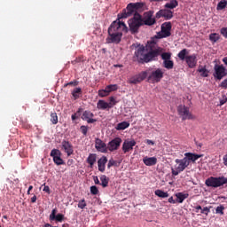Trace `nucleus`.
I'll list each match as a JSON object with an SVG mask.
<instances>
[{
	"instance_id": "18",
	"label": "nucleus",
	"mask_w": 227,
	"mask_h": 227,
	"mask_svg": "<svg viewBox=\"0 0 227 227\" xmlns=\"http://www.w3.org/2000/svg\"><path fill=\"white\" fill-rule=\"evenodd\" d=\"M185 61L189 68H195L198 65V56L196 54L188 55Z\"/></svg>"
},
{
	"instance_id": "45",
	"label": "nucleus",
	"mask_w": 227,
	"mask_h": 227,
	"mask_svg": "<svg viewBox=\"0 0 227 227\" xmlns=\"http://www.w3.org/2000/svg\"><path fill=\"white\" fill-rule=\"evenodd\" d=\"M106 89L108 90V93H111V91H116V90H118V85L111 84V85L106 86Z\"/></svg>"
},
{
	"instance_id": "11",
	"label": "nucleus",
	"mask_w": 227,
	"mask_h": 227,
	"mask_svg": "<svg viewBox=\"0 0 227 227\" xmlns=\"http://www.w3.org/2000/svg\"><path fill=\"white\" fill-rule=\"evenodd\" d=\"M50 155L57 166H63L65 164V161L61 159V151L59 149H52Z\"/></svg>"
},
{
	"instance_id": "42",
	"label": "nucleus",
	"mask_w": 227,
	"mask_h": 227,
	"mask_svg": "<svg viewBox=\"0 0 227 227\" xmlns=\"http://www.w3.org/2000/svg\"><path fill=\"white\" fill-rule=\"evenodd\" d=\"M87 204H86V200L82 199L81 200H79L78 202V208H81L82 210L86 208Z\"/></svg>"
},
{
	"instance_id": "23",
	"label": "nucleus",
	"mask_w": 227,
	"mask_h": 227,
	"mask_svg": "<svg viewBox=\"0 0 227 227\" xmlns=\"http://www.w3.org/2000/svg\"><path fill=\"white\" fill-rule=\"evenodd\" d=\"M106 164H107V157L102 156L98 160V171L101 173H104L106 171Z\"/></svg>"
},
{
	"instance_id": "25",
	"label": "nucleus",
	"mask_w": 227,
	"mask_h": 227,
	"mask_svg": "<svg viewBox=\"0 0 227 227\" xmlns=\"http://www.w3.org/2000/svg\"><path fill=\"white\" fill-rule=\"evenodd\" d=\"M143 162L145 166H155L157 164V158L145 156L143 159Z\"/></svg>"
},
{
	"instance_id": "49",
	"label": "nucleus",
	"mask_w": 227,
	"mask_h": 227,
	"mask_svg": "<svg viewBox=\"0 0 227 227\" xmlns=\"http://www.w3.org/2000/svg\"><path fill=\"white\" fill-rule=\"evenodd\" d=\"M90 193L93 194V196H97V194H98V188L95 185L91 186Z\"/></svg>"
},
{
	"instance_id": "2",
	"label": "nucleus",
	"mask_w": 227,
	"mask_h": 227,
	"mask_svg": "<svg viewBox=\"0 0 227 227\" xmlns=\"http://www.w3.org/2000/svg\"><path fill=\"white\" fill-rule=\"evenodd\" d=\"M123 31L127 32V25L123 21H113L108 27L106 43H120Z\"/></svg>"
},
{
	"instance_id": "14",
	"label": "nucleus",
	"mask_w": 227,
	"mask_h": 227,
	"mask_svg": "<svg viewBox=\"0 0 227 227\" xmlns=\"http://www.w3.org/2000/svg\"><path fill=\"white\" fill-rule=\"evenodd\" d=\"M163 17L165 20H171L173 19V11L169 9H161L156 13V19H160Z\"/></svg>"
},
{
	"instance_id": "28",
	"label": "nucleus",
	"mask_w": 227,
	"mask_h": 227,
	"mask_svg": "<svg viewBox=\"0 0 227 227\" xmlns=\"http://www.w3.org/2000/svg\"><path fill=\"white\" fill-rule=\"evenodd\" d=\"M81 95H82V89L78 87L73 90L72 96L74 98V100H77L81 97Z\"/></svg>"
},
{
	"instance_id": "40",
	"label": "nucleus",
	"mask_w": 227,
	"mask_h": 227,
	"mask_svg": "<svg viewBox=\"0 0 227 227\" xmlns=\"http://www.w3.org/2000/svg\"><path fill=\"white\" fill-rule=\"evenodd\" d=\"M109 93H110V92H109V90H107V87H106L105 90H98V95H99V97H101V98L108 97Z\"/></svg>"
},
{
	"instance_id": "24",
	"label": "nucleus",
	"mask_w": 227,
	"mask_h": 227,
	"mask_svg": "<svg viewBox=\"0 0 227 227\" xmlns=\"http://www.w3.org/2000/svg\"><path fill=\"white\" fill-rule=\"evenodd\" d=\"M97 109H99L101 111H106V109H111V106L109 103L106 102L103 99H99L97 103Z\"/></svg>"
},
{
	"instance_id": "59",
	"label": "nucleus",
	"mask_w": 227,
	"mask_h": 227,
	"mask_svg": "<svg viewBox=\"0 0 227 227\" xmlns=\"http://www.w3.org/2000/svg\"><path fill=\"white\" fill-rule=\"evenodd\" d=\"M73 121H74V120H77V114H74L72 116H71Z\"/></svg>"
},
{
	"instance_id": "10",
	"label": "nucleus",
	"mask_w": 227,
	"mask_h": 227,
	"mask_svg": "<svg viewBox=\"0 0 227 227\" xmlns=\"http://www.w3.org/2000/svg\"><path fill=\"white\" fill-rule=\"evenodd\" d=\"M148 77V71H142L138 74H136L129 79L128 82L129 84H139V82H143L145 79Z\"/></svg>"
},
{
	"instance_id": "5",
	"label": "nucleus",
	"mask_w": 227,
	"mask_h": 227,
	"mask_svg": "<svg viewBox=\"0 0 227 227\" xmlns=\"http://www.w3.org/2000/svg\"><path fill=\"white\" fill-rule=\"evenodd\" d=\"M205 184L207 187H213L214 189H217V187H223V185H224V176H210L206 179Z\"/></svg>"
},
{
	"instance_id": "19",
	"label": "nucleus",
	"mask_w": 227,
	"mask_h": 227,
	"mask_svg": "<svg viewBox=\"0 0 227 227\" xmlns=\"http://www.w3.org/2000/svg\"><path fill=\"white\" fill-rule=\"evenodd\" d=\"M62 148L67 153V157H70V155L74 154V145L67 140L62 141Z\"/></svg>"
},
{
	"instance_id": "34",
	"label": "nucleus",
	"mask_w": 227,
	"mask_h": 227,
	"mask_svg": "<svg viewBox=\"0 0 227 227\" xmlns=\"http://www.w3.org/2000/svg\"><path fill=\"white\" fill-rule=\"evenodd\" d=\"M154 194L156 196H158V198H168L169 197V193H168L167 192H165L162 190H156L154 192Z\"/></svg>"
},
{
	"instance_id": "57",
	"label": "nucleus",
	"mask_w": 227,
	"mask_h": 227,
	"mask_svg": "<svg viewBox=\"0 0 227 227\" xmlns=\"http://www.w3.org/2000/svg\"><path fill=\"white\" fill-rule=\"evenodd\" d=\"M31 203H36V195H34V196L31 198Z\"/></svg>"
},
{
	"instance_id": "12",
	"label": "nucleus",
	"mask_w": 227,
	"mask_h": 227,
	"mask_svg": "<svg viewBox=\"0 0 227 227\" xmlns=\"http://www.w3.org/2000/svg\"><path fill=\"white\" fill-rule=\"evenodd\" d=\"M171 36V22H165L161 25V32L159 33L160 38H168Z\"/></svg>"
},
{
	"instance_id": "31",
	"label": "nucleus",
	"mask_w": 227,
	"mask_h": 227,
	"mask_svg": "<svg viewBox=\"0 0 227 227\" xmlns=\"http://www.w3.org/2000/svg\"><path fill=\"white\" fill-rule=\"evenodd\" d=\"M130 127V123L127 121H122L117 124L115 127L116 130H125V129H129Z\"/></svg>"
},
{
	"instance_id": "35",
	"label": "nucleus",
	"mask_w": 227,
	"mask_h": 227,
	"mask_svg": "<svg viewBox=\"0 0 227 227\" xmlns=\"http://www.w3.org/2000/svg\"><path fill=\"white\" fill-rule=\"evenodd\" d=\"M100 180L101 184H99L102 185V187L106 188L109 185V177H106V175L101 176Z\"/></svg>"
},
{
	"instance_id": "58",
	"label": "nucleus",
	"mask_w": 227,
	"mask_h": 227,
	"mask_svg": "<svg viewBox=\"0 0 227 227\" xmlns=\"http://www.w3.org/2000/svg\"><path fill=\"white\" fill-rule=\"evenodd\" d=\"M146 144L147 145H155V143L153 141L150 140V139L146 140Z\"/></svg>"
},
{
	"instance_id": "8",
	"label": "nucleus",
	"mask_w": 227,
	"mask_h": 227,
	"mask_svg": "<svg viewBox=\"0 0 227 227\" xmlns=\"http://www.w3.org/2000/svg\"><path fill=\"white\" fill-rule=\"evenodd\" d=\"M214 70L215 72L213 73V76L215 81H221L227 75L226 67H224L223 65H215Z\"/></svg>"
},
{
	"instance_id": "46",
	"label": "nucleus",
	"mask_w": 227,
	"mask_h": 227,
	"mask_svg": "<svg viewBox=\"0 0 227 227\" xmlns=\"http://www.w3.org/2000/svg\"><path fill=\"white\" fill-rule=\"evenodd\" d=\"M118 162L114 160V159L111 158L108 161L107 168L110 169V168H113V166H116Z\"/></svg>"
},
{
	"instance_id": "39",
	"label": "nucleus",
	"mask_w": 227,
	"mask_h": 227,
	"mask_svg": "<svg viewBox=\"0 0 227 227\" xmlns=\"http://www.w3.org/2000/svg\"><path fill=\"white\" fill-rule=\"evenodd\" d=\"M133 15H134V17L129 20H134L137 22H143V18L141 17V14H139L137 12H136Z\"/></svg>"
},
{
	"instance_id": "16",
	"label": "nucleus",
	"mask_w": 227,
	"mask_h": 227,
	"mask_svg": "<svg viewBox=\"0 0 227 227\" xmlns=\"http://www.w3.org/2000/svg\"><path fill=\"white\" fill-rule=\"evenodd\" d=\"M137 145L136 140H125L122 144V152L123 153H129L134 150V146Z\"/></svg>"
},
{
	"instance_id": "51",
	"label": "nucleus",
	"mask_w": 227,
	"mask_h": 227,
	"mask_svg": "<svg viewBox=\"0 0 227 227\" xmlns=\"http://www.w3.org/2000/svg\"><path fill=\"white\" fill-rule=\"evenodd\" d=\"M80 130L83 134V136H86V134H88V127L87 126H81Z\"/></svg>"
},
{
	"instance_id": "22",
	"label": "nucleus",
	"mask_w": 227,
	"mask_h": 227,
	"mask_svg": "<svg viewBox=\"0 0 227 227\" xmlns=\"http://www.w3.org/2000/svg\"><path fill=\"white\" fill-rule=\"evenodd\" d=\"M129 30L132 34L137 33L139 31V27L143 26V22L140 21H134L132 20H129Z\"/></svg>"
},
{
	"instance_id": "4",
	"label": "nucleus",
	"mask_w": 227,
	"mask_h": 227,
	"mask_svg": "<svg viewBox=\"0 0 227 227\" xmlns=\"http://www.w3.org/2000/svg\"><path fill=\"white\" fill-rule=\"evenodd\" d=\"M175 162L176 164L171 167L172 176H178L179 173L185 171V168H189V165L184 158L176 159Z\"/></svg>"
},
{
	"instance_id": "27",
	"label": "nucleus",
	"mask_w": 227,
	"mask_h": 227,
	"mask_svg": "<svg viewBox=\"0 0 227 227\" xmlns=\"http://www.w3.org/2000/svg\"><path fill=\"white\" fill-rule=\"evenodd\" d=\"M176 197L177 199V203H184V200H187L189 198V193H184V192H177L176 194Z\"/></svg>"
},
{
	"instance_id": "38",
	"label": "nucleus",
	"mask_w": 227,
	"mask_h": 227,
	"mask_svg": "<svg viewBox=\"0 0 227 227\" xmlns=\"http://www.w3.org/2000/svg\"><path fill=\"white\" fill-rule=\"evenodd\" d=\"M51 121L52 125H58V114L56 112L51 114Z\"/></svg>"
},
{
	"instance_id": "36",
	"label": "nucleus",
	"mask_w": 227,
	"mask_h": 227,
	"mask_svg": "<svg viewBox=\"0 0 227 227\" xmlns=\"http://www.w3.org/2000/svg\"><path fill=\"white\" fill-rule=\"evenodd\" d=\"M221 38V35L217 33H212L209 35V40L210 42H213V43H215L219 39Z\"/></svg>"
},
{
	"instance_id": "13",
	"label": "nucleus",
	"mask_w": 227,
	"mask_h": 227,
	"mask_svg": "<svg viewBox=\"0 0 227 227\" xmlns=\"http://www.w3.org/2000/svg\"><path fill=\"white\" fill-rule=\"evenodd\" d=\"M122 140L121 137H115L107 144L108 152H116L121 146Z\"/></svg>"
},
{
	"instance_id": "30",
	"label": "nucleus",
	"mask_w": 227,
	"mask_h": 227,
	"mask_svg": "<svg viewBox=\"0 0 227 227\" xmlns=\"http://www.w3.org/2000/svg\"><path fill=\"white\" fill-rule=\"evenodd\" d=\"M187 54H189V51H187V49H183L181 51H179L177 57L181 61H185L187 59V56H189Z\"/></svg>"
},
{
	"instance_id": "17",
	"label": "nucleus",
	"mask_w": 227,
	"mask_h": 227,
	"mask_svg": "<svg viewBox=\"0 0 227 227\" xmlns=\"http://www.w3.org/2000/svg\"><path fill=\"white\" fill-rule=\"evenodd\" d=\"M58 209L54 208L51 211V214L50 215V221H57L58 223H63L65 219V215L63 214H58Z\"/></svg>"
},
{
	"instance_id": "3",
	"label": "nucleus",
	"mask_w": 227,
	"mask_h": 227,
	"mask_svg": "<svg viewBox=\"0 0 227 227\" xmlns=\"http://www.w3.org/2000/svg\"><path fill=\"white\" fill-rule=\"evenodd\" d=\"M143 6V3H130L127 5L126 10H123L122 13L118 14V19H127L134 15L137 10H141Z\"/></svg>"
},
{
	"instance_id": "6",
	"label": "nucleus",
	"mask_w": 227,
	"mask_h": 227,
	"mask_svg": "<svg viewBox=\"0 0 227 227\" xmlns=\"http://www.w3.org/2000/svg\"><path fill=\"white\" fill-rule=\"evenodd\" d=\"M164 77V72L162 69L157 68L156 70L148 72L147 79L149 82H160V80Z\"/></svg>"
},
{
	"instance_id": "32",
	"label": "nucleus",
	"mask_w": 227,
	"mask_h": 227,
	"mask_svg": "<svg viewBox=\"0 0 227 227\" xmlns=\"http://www.w3.org/2000/svg\"><path fill=\"white\" fill-rule=\"evenodd\" d=\"M197 72L200 74L201 77H208L209 72L207 71L206 67L200 66Z\"/></svg>"
},
{
	"instance_id": "20",
	"label": "nucleus",
	"mask_w": 227,
	"mask_h": 227,
	"mask_svg": "<svg viewBox=\"0 0 227 227\" xmlns=\"http://www.w3.org/2000/svg\"><path fill=\"white\" fill-rule=\"evenodd\" d=\"M93 116H95L93 113L86 110L82 113V120H83V121H87V123H95V121H97V119H93Z\"/></svg>"
},
{
	"instance_id": "64",
	"label": "nucleus",
	"mask_w": 227,
	"mask_h": 227,
	"mask_svg": "<svg viewBox=\"0 0 227 227\" xmlns=\"http://www.w3.org/2000/svg\"><path fill=\"white\" fill-rule=\"evenodd\" d=\"M62 227H68V223H64Z\"/></svg>"
},
{
	"instance_id": "56",
	"label": "nucleus",
	"mask_w": 227,
	"mask_h": 227,
	"mask_svg": "<svg viewBox=\"0 0 227 227\" xmlns=\"http://www.w3.org/2000/svg\"><path fill=\"white\" fill-rule=\"evenodd\" d=\"M168 203H176V201L173 199V197L168 198Z\"/></svg>"
},
{
	"instance_id": "54",
	"label": "nucleus",
	"mask_w": 227,
	"mask_h": 227,
	"mask_svg": "<svg viewBox=\"0 0 227 227\" xmlns=\"http://www.w3.org/2000/svg\"><path fill=\"white\" fill-rule=\"evenodd\" d=\"M43 191H44V192L51 194V188L49 186H44Z\"/></svg>"
},
{
	"instance_id": "33",
	"label": "nucleus",
	"mask_w": 227,
	"mask_h": 227,
	"mask_svg": "<svg viewBox=\"0 0 227 227\" xmlns=\"http://www.w3.org/2000/svg\"><path fill=\"white\" fill-rule=\"evenodd\" d=\"M163 67L167 68V70H173V67H175V62L173 60H163Z\"/></svg>"
},
{
	"instance_id": "7",
	"label": "nucleus",
	"mask_w": 227,
	"mask_h": 227,
	"mask_svg": "<svg viewBox=\"0 0 227 227\" xmlns=\"http://www.w3.org/2000/svg\"><path fill=\"white\" fill-rule=\"evenodd\" d=\"M177 113H178L179 116H181L183 121H185V120H194V116L189 111V107H187L184 105H180L177 107Z\"/></svg>"
},
{
	"instance_id": "1",
	"label": "nucleus",
	"mask_w": 227,
	"mask_h": 227,
	"mask_svg": "<svg viewBox=\"0 0 227 227\" xmlns=\"http://www.w3.org/2000/svg\"><path fill=\"white\" fill-rule=\"evenodd\" d=\"M133 45L136 47L135 58L142 64L153 61L155 58L160 56V52H162V48L159 47V44H157L155 41L147 42L146 48H145V45L139 43Z\"/></svg>"
},
{
	"instance_id": "61",
	"label": "nucleus",
	"mask_w": 227,
	"mask_h": 227,
	"mask_svg": "<svg viewBox=\"0 0 227 227\" xmlns=\"http://www.w3.org/2000/svg\"><path fill=\"white\" fill-rule=\"evenodd\" d=\"M44 227H52V225H51V223H45Z\"/></svg>"
},
{
	"instance_id": "37",
	"label": "nucleus",
	"mask_w": 227,
	"mask_h": 227,
	"mask_svg": "<svg viewBox=\"0 0 227 227\" xmlns=\"http://www.w3.org/2000/svg\"><path fill=\"white\" fill-rule=\"evenodd\" d=\"M227 6V0H221L216 6V10L221 11V10H224V8H226Z\"/></svg>"
},
{
	"instance_id": "50",
	"label": "nucleus",
	"mask_w": 227,
	"mask_h": 227,
	"mask_svg": "<svg viewBox=\"0 0 227 227\" xmlns=\"http://www.w3.org/2000/svg\"><path fill=\"white\" fill-rule=\"evenodd\" d=\"M220 33L223 38H227V27H222Z\"/></svg>"
},
{
	"instance_id": "41",
	"label": "nucleus",
	"mask_w": 227,
	"mask_h": 227,
	"mask_svg": "<svg viewBox=\"0 0 227 227\" xmlns=\"http://www.w3.org/2000/svg\"><path fill=\"white\" fill-rule=\"evenodd\" d=\"M215 214H220V215H224V206L220 205L215 208Z\"/></svg>"
},
{
	"instance_id": "29",
	"label": "nucleus",
	"mask_w": 227,
	"mask_h": 227,
	"mask_svg": "<svg viewBox=\"0 0 227 227\" xmlns=\"http://www.w3.org/2000/svg\"><path fill=\"white\" fill-rule=\"evenodd\" d=\"M178 6V1L177 0H170L169 3H167L164 5V8H167L168 10H175Z\"/></svg>"
},
{
	"instance_id": "15",
	"label": "nucleus",
	"mask_w": 227,
	"mask_h": 227,
	"mask_svg": "<svg viewBox=\"0 0 227 227\" xmlns=\"http://www.w3.org/2000/svg\"><path fill=\"white\" fill-rule=\"evenodd\" d=\"M201 157H203V154L185 153L184 159L186 161V164H188V166H189L191 164V162H196V160H198V159H201Z\"/></svg>"
},
{
	"instance_id": "52",
	"label": "nucleus",
	"mask_w": 227,
	"mask_h": 227,
	"mask_svg": "<svg viewBox=\"0 0 227 227\" xmlns=\"http://www.w3.org/2000/svg\"><path fill=\"white\" fill-rule=\"evenodd\" d=\"M220 88H223L224 90L227 89V79L223 80V81L221 82Z\"/></svg>"
},
{
	"instance_id": "43",
	"label": "nucleus",
	"mask_w": 227,
	"mask_h": 227,
	"mask_svg": "<svg viewBox=\"0 0 227 227\" xmlns=\"http://www.w3.org/2000/svg\"><path fill=\"white\" fill-rule=\"evenodd\" d=\"M109 100H110V102L108 103V105H110L111 109H113V107H114V106H116V104H118V101H116V98H114V97H110Z\"/></svg>"
},
{
	"instance_id": "60",
	"label": "nucleus",
	"mask_w": 227,
	"mask_h": 227,
	"mask_svg": "<svg viewBox=\"0 0 227 227\" xmlns=\"http://www.w3.org/2000/svg\"><path fill=\"white\" fill-rule=\"evenodd\" d=\"M195 210H196V212H198L199 210H202L201 206L195 207Z\"/></svg>"
},
{
	"instance_id": "26",
	"label": "nucleus",
	"mask_w": 227,
	"mask_h": 227,
	"mask_svg": "<svg viewBox=\"0 0 227 227\" xmlns=\"http://www.w3.org/2000/svg\"><path fill=\"white\" fill-rule=\"evenodd\" d=\"M95 162H97V154L90 153L87 158V163L90 165V168H93L95 166Z\"/></svg>"
},
{
	"instance_id": "55",
	"label": "nucleus",
	"mask_w": 227,
	"mask_h": 227,
	"mask_svg": "<svg viewBox=\"0 0 227 227\" xmlns=\"http://www.w3.org/2000/svg\"><path fill=\"white\" fill-rule=\"evenodd\" d=\"M76 63H81V58H78L72 61V65H75Z\"/></svg>"
},
{
	"instance_id": "21",
	"label": "nucleus",
	"mask_w": 227,
	"mask_h": 227,
	"mask_svg": "<svg viewBox=\"0 0 227 227\" xmlns=\"http://www.w3.org/2000/svg\"><path fill=\"white\" fill-rule=\"evenodd\" d=\"M95 146L98 152H101V153H107V145L104 141H102V139L97 138Z\"/></svg>"
},
{
	"instance_id": "48",
	"label": "nucleus",
	"mask_w": 227,
	"mask_h": 227,
	"mask_svg": "<svg viewBox=\"0 0 227 227\" xmlns=\"http://www.w3.org/2000/svg\"><path fill=\"white\" fill-rule=\"evenodd\" d=\"M210 208H212V207H205L201 209L200 214H205V215H208V214H210Z\"/></svg>"
},
{
	"instance_id": "62",
	"label": "nucleus",
	"mask_w": 227,
	"mask_h": 227,
	"mask_svg": "<svg viewBox=\"0 0 227 227\" xmlns=\"http://www.w3.org/2000/svg\"><path fill=\"white\" fill-rule=\"evenodd\" d=\"M223 185L227 184V178L223 176Z\"/></svg>"
},
{
	"instance_id": "63",
	"label": "nucleus",
	"mask_w": 227,
	"mask_h": 227,
	"mask_svg": "<svg viewBox=\"0 0 227 227\" xmlns=\"http://www.w3.org/2000/svg\"><path fill=\"white\" fill-rule=\"evenodd\" d=\"M28 191H33V185H30V186L28 187Z\"/></svg>"
},
{
	"instance_id": "53",
	"label": "nucleus",
	"mask_w": 227,
	"mask_h": 227,
	"mask_svg": "<svg viewBox=\"0 0 227 227\" xmlns=\"http://www.w3.org/2000/svg\"><path fill=\"white\" fill-rule=\"evenodd\" d=\"M94 184H96V185H100V181L98 180V176H94Z\"/></svg>"
},
{
	"instance_id": "9",
	"label": "nucleus",
	"mask_w": 227,
	"mask_h": 227,
	"mask_svg": "<svg viewBox=\"0 0 227 227\" xmlns=\"http://www.w3.org/2000/svg\"><path fill=\"white\" fill-rule=\"evenodd\" d=\"M157 20L153 18V12L149 11L144 13L142 18V26H153Z\"/></svg>"
},
{
	"instance_id": "44",
	"label": "nucleus",
	"mask_w": 227,
	"mask_h": 227,
	"mask_svg": "<svg viewBox=\"0 0 227 227\" xmlns=\"http://www.w3.org/2000/svg\"><path fill=\"white\" fill-rule=\"evenodd\" d=\"M161 59H163V61H168V60L171 59V53H169V52L162 53Z\"/></svg>"
},
{
	"instance_id": "47",
	"label": "nucleus",
	"mask_w": 227,
	"mask_h": 227,
	"mask_svg": "<svg viewBox=\"0 0 227 227\" xmlns=\"http://www.w3.org/2000/svg\"><path fill=\"white\" fill-rule=\"evenodd\" d=\"M67 86H79V81H73V82H69L67 83L64 84V88H67Z\"/></svg>"
}]
</instances>
